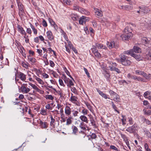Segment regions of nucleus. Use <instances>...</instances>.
I'll return each mask as SVG.
<instances>
[{
	"label": "nucleus",
	"mask_w": 151,
	"mask_h": 151,
	"mask_svg": "<svg viewBox=\"0 0 151 151\" xmlns=\"http://www.w3.org/2000/svg\"><path fill=\"white\" fill-rule=\"evenodd\" d=\"M59 82L60 85L63 87H64L65 86V85H64L63 82L61 79H59Z\"/></svg>",
	"instance_id": "bf43d9fd"
},
{
	"label": "nucleus",
	"mask_w": 151,
	"mask_h": 151,
	"mask_svg": "<svg viewBox=\"0 0 151 151\" xmlns=\"http://www.w3.org/2000/svg\"><path fill=\"white\" fill-rule=\"evenodd\" d=\"M90 122L91 125L93 126L94 128H96L97 127V125L96 124V122L94 121L93 117H91L90 118Z\"/></svg>",
	"instance_id": "473e14b6"
},
{
	"label": "nucleus",
	"mask_w": 151,
	"mask_h": 151,
	"mask_svg": "<svg viewBox=\"0 0 151 151\" xmlns=\"http://www.w3.org/2000/svg\"><path fill=\"white\" fill-rule=\"evenodd\" d=\"M77 99L78 98L75 96H73V94L71 93V96L69 100L72 103L76 104L77 106H79L80 105V104Z\"/></svg>",
	"instance_id": "39448f33"
},
{
	"label": "nucleus",
	"mask_w": 151,
	"mask_h": 151,
	"mask_svg": "<svg viewBox=\"0 0 151 151\" xmlns=\"http://www.w3.org/2000/svg\"><path fill=\"white\" fill-rule=\"evenodd\" d=\"M39 124L41 127L42 129H46L48 127V124L46 122H43L42 121L40 120Z\"/></svg>",
	"instance_id": "2eb2a0df"
},
{
	"label": "nucleus",
	"mask_w": 151,
	"mask_h": 151,
	"mask_svg": "<svg viewBox=\"0 0 151 151\" xmlns=\"http://www.w3.org/2000/svg\"><path fill=\"white\" fill-rule=\"evenodd\" d=\"M30 27L31 28L34 34L35 35H37V30L31 24H30Z\"/></svg>",
	"instance_id": "79ce46f5"
},
{
	"label": "nucleus",
	"mask_w": 151,
	"mask_h": 151,
	"mask_svg": "<svg viewBox=\"0 0 151 151\" xmlns=\"http://www.w3.org/2000/svg\"><path fill=\"white\" fill-rule=\"evenodd\" d=\"M144 122L149 125H151V122L149 121L146 118H145L144 119Z\"/></svg>",
	"instance_id": "338daca9"
},
{
	"label": "nucleus",
	"mask_w": 151,
	"mask_h": 151,
	"mask_svg": "<svg viewBox=\"0 0 151 151\" xmlns=\"http://www.w3.org/2000/svg\"><path fill=\"white\" fill-rule=\"evenodd\" d=\"M28 58L29 62L34 63L36 62V59L35 58L31 57L30 55L28 56Z\"/></svg>",
	"instance_id": "f704fd0d"
},
{
	"label": "nucleus",
	"mask_w": 151,
	"mask_h": 151,
	"mask_svg": "<svg viewBox=\"0 0 151 151\" xmlns=\"http://www.w3.org/2000/svg\"><path fill=\"white\" fill-rule=\"evenodd\" d=\"M67 42H65V47L66 49V51L69 53H70V48L69 47V45H68L69 42H71L70 41L67 40Z\"/></svg>",
	"instance_id": "6ab92c4d"
},
{
	"label": "nucleus",
	"mask_w": 151,
	"mask_h": 151,
	"mask_svg": "<svg viewBox=\"0 0 151 151\" xmlns=\"http://www.w3.org/2000/svg\"><path fill=\"white\" fill-rule=\"evenodd\" d=\"M120 61L122 64L125 66L130 65L131 62L128 59V58L124 54H121L120 55Z\"/></svg>",
	"instance_id": "f03ea898"
},
{
	"label": "nucleus",
	"mask_w": 151,
	"mask_h": 151,
	"mask_svg": "<svg viewBox=\"0 0 151 151\" xmlns=\"http://www.w3.org/2000/svg\"><path fill=\"white\" fill-rule=\"evenodd\" d=\"M106 45L109 49H111L113 47L117 49L118 47V45H115L114 41H111L110 42L108 41L106 42Z\"/></svg>",
	"instance_id": "9d476101"
},
{
	"label": "nucleus",
	"mask_w": 151,
	"mask_h": 151,
	"mask_svg": "<svg viewBox=\"0 0 151 151\" xmlns=\"http://www.w3.org/2000/svg\"><path fill=\"white\" fill-rule=\"evenodd\" d=\"M86 124L83 122H81L79 125V127L82 129L84 130H86V128L85 127Z\"/></svg>",
	"instance_id": "2f4dec72"
},
{
	"label": "nucleus",
	"mask_w": 151,
	"mask_h": 151,
	"mask_svg": "<svg viewBox=\"0 0 151 151\" xmlns=\"http://www.w3.org/2000/svg\"><path fill=\"white\" fill-rule=\"evenodd\" d=\"M142 44L145 45L149 43L151 44V39L150 38L143 37L142 39Z\"/></svg>",
	"instance_id": "9b49d317"
},
{
	"label": "nucleus",
	"mask_w": 151,
	"mask_h": 151,
	"mask_svg": "<svg viewBox=\"0 0 151 151\" xmlns=\"http://www.w3.org/2000/svg\"><path fill=\"white\" fill-rule=\"evenodd\" d=\"M18 6L19 9V14L20 16H22L24 14L23 10L24 6L20 2H17Z\"/></svg>",
	"instance_id": "423d86ee"
},
{
	"label": "nucleus",
	"mask_w": 151,
	"mask_h": 151,
	"mask_svg": "<svg viewBox=\"0 0 151 151\" xmlns=\"http://www.w3.org/2000/svg\"><path fill=\"white\" fill-rule=\"evenodd\" d=\"M91 50L96 57L98 58L101 57V55L100 54L98 50L96 48V47L94 46V45L92 46Z\"/></svg>",
	"instance_id": "1a4fd4ad"
},
{
	"label": "nucleus",
	"mask_w": 151,
	"mask_h": 151,
	"mask_svg": "<svg viewBox=\"0 0 151 151\" xmlns=\"http://www.w3.org/2000/svg\"><path fill=\"white\" fill-rule=\"evenodd\" d=\"M124 55L126 54L128 55H130L131 56L134 55L133 51V50L130 49L129 50L125 51L123 52Z\"/></svg>",
	"instance_id": "393cba45"
},
{
	"label": "nucleus",
	"mask_w": 151,
	"mask_h": 151,
	"mask_svg": "<svg viewBox=\"0 0 151 151\" xmlns=\"http://www.w3.org/2000/svg\"><path fill=\"white\" fill-rule=\"evenodd\" d=\"M35 77L36 80L38 82V83L42 85H43L44 84V82L40 78L37 77L36 76H35Z\"/></svg>",
	"instance_id": "e433bc0d"
},
{
	"label": "nucleus",
	"mask_w": 151,
	"mask_h": 151,
	"mask_svg": "<svg viewBox=\"0 0 151 151\" xmlns=\"http://www.w3.org/2000/svg\"><path fill=\"white\" fill-rule=\"evenodd\" d=\"M78 11L81 13L84 14L86 15H89L90 13L88 11L86 10V9L83 8H80L78 9Z\"/></svg>",
	"instance_id": "aec40b11"
},
{
	"label": "nucleus",
	"mask_w": 151,
	"mask_h": 151,
	"mask_svg": "<svg viewBox=\"0 0 151 151\" xmlns=\"http://www.w3.org/2000/svg\"><path fill=\"white\" fill-rule=\"evenodd\" d=\"M72 2L73 1L71 0H66L64 5H70L72 4Z\"/></svg>",
	"instance_id": "603ef678"
},
{
	"label": "nucleus",
	"mask_w": 151,
	"mask_h": 151,
	"mask_svg": "<svg viewBox=\"0 0 151 151\" xmlns=\"http://www.w3.org/2000/svg\"><path fill=\"white\" fill-rule=\"evenodd\" d=\"M112 97L114 98L113 99V100L114 101L118 102H119L120 101V99L119 97V95L117 94H115V95H114V96Z\"/></svg>",
	"instance_id": "cd10ccee"
},
{
	"label": "nucleus",
	"mask_w": 151,
	"mask_h": 151,
	"mask_svg": "<svg viewBox=\"0 0 151 151\" xmlns=\"http://www.w3.org/2000/svg\"><path fill=\"white\" fill-rule=\"evenodd\" d=\"M110 63L111 65L109 66V68L110 70L113 71L116 68L117 64L116 63L112 62H111Z\"/></svg>",
	"instance_id": "412c9836"
},
{
	"label": "nucleus",
	"mask_w": 151,
	"mask_h": 151,
	"mask_svg": "<svg viewBox=\"0 0 151 151\" xmlns=\"http://www.w3.org/2000/svg\"><path fill=\"white\" fill-rule=\"evenodd\" d=\"M65 73H66L67 75H68V76H69L71 79L73 80V81H74V80L73 78L72 77V76L70 75V73L68 71V70L67 69H66L65 70Z\"/></svg>",
	"instance_id": "052dcab7"
},
{
	"label": "nucleus",
	"mask_w": 151,
	"mask_h": 151,
	"mask_svg": "<svg viewBox=\"0 0 151 151\" xmlns=\"http://www.w3.org/2000/svg\"><path fill=\"white\" fill-rule=\"evenodd\" d=\"M139 128L137 124H134L132 126L127 128L126 131L130 133H133L137 131Z\"/></svg>",
	"instance_id": "7ed1b4c3"
},
{
	"label": "nucleus",
	"mask_w": 151,
	"mask_h": 151,
	"mask_svg": "<svg viewBox=\"0 0 151 151\" xmlns=\"http://www.w3.org/2000/svg\"><path fill=\"white\" fill-rule=\"evenodd\" d=\"M109 93L110 94V96H111L112 97H114V95H115V94L116 93L111 90H109Z\"/></svg>",
	"instance_id": "3c124183"
},
{
	"label": "nucleus",
	"mask_w": 151,
	"mask_h": 151,
	"mask_svg": "<svg viewBox=\"0 0 151 151\" xmlns=\"http://www.w3.org/2000/svg\"><path fill=\"white\" fill-rule=\"evenodd\" d=\"M80 119L83 122H84L86 123H88V121L87 117L85 115H81L80 117Z\"/></svg>",
	"instance_id": "a878e982"
},
{
	"label": "nucleus",
	"mask_w": 151,
	"mask_h": 151,
	"mask_svg": "<svg viewBox=\"0 0 151 151\" xmlns=\"http://www.w3.org/2000/svg\"><path fill=\"white\" fill-rule=\"evenodd\" d=\"M128 122L130 125H132L134 124V122L132 118L131 117L128 118Z\"/></svg>",
	"instance_id": "de8ad7c7"
},
{
	"label": "nucleus",
	"mask_w": 151,
	"mask_h": 151,
	"mask_svg": "<svg viewBox=\"0 0 151 151\" xmlns=\"http://www.w3.org/2000/svg\"><path fill=\"white\" fill-rule=\"evenodd\" d=\"M145 148L146 151H151L150 149L149 148L148 145L147 143L145 144Z\"/></svg>",
	"instance_id": "5fc2aeb1"
},
{
	"label": "nucleus",
	"mask_w": 151,
	"mask_h": 151,
	"mask_svg": "<svg viewBox=\"0 0 151 151\" xmlns=\"http://www.w3.org/2000/svg\"><path fill=\"white\" fill-rule=\"evenodd\" d=\"M73 115L74 117H76L78 116V112L77 111H74L73 110L72 111Z\"/></svg>",
	"instance_id": "4d7b16f0"
},
{
	"label": "nucleus",
	"mask_w": 151,
	"mask_h": 151,
	"mask_svg": "<svg viewBox=\"0 0 151 151\" xmlns=\"http://www.w3.org/2000/svg\"><path fill=\"white\" fill-rule=\"evenodd\" d=\"M122 124L125 125L126 124L125 122L126 121V119L125 116L124 115H122Z\"/></svg>",
	"instance_id": "37998d69"
},
{
	"label": "nucleus",
	"mask_w": 151,
	"mask_h": 151,
	"mask_svg": "<svg viewBox=\"0 0 151 151\" xmlns=\"http://www.w3.org/2000/svg\"><path fill=\"white\" fill-rule=\"evenodd\" d=\"M83 69H84V71L85 72L86 74V75L88 76V77H90V74H89V73L88 72V70H87V69L85 68H84Z\"/></svg>",
	"instance_id": "0e129e2a"
},
{
	"label": "nucleus",
	"mask_w": 151,
	"mask_h": 151,
	"mask_svg": "<svg viewBox=\"0 0 151 151\" xmlns=\"http://www.w3.org/2000/svg\"><path fill=\"white\" fill-rule=\"evenodd\" d=\"M111 103L112 104V106L113 109H114V110L116 111L117 113L118 114H119L120 112L119 111L117 110V108L115 105L114 102L113 101H111Z\"/></svg>",
	"instance_id": "a19ab883"
},
{
	"label": "nucleus",
	"mask_w": 151,
	"mask_h": 151,
	"mask_svg": "<svg viewBox=\"0 0 151 151\" xmlns=\"http://www.w3.org/2000/svg\"><path fill=\"white\" fill-rule=\"evenodd\" d=\"M135 73L136 74L142 75L147 79L150 78V76H147V75L146 73L142 70H136Z\"/></svg>",
	"instance_id": "6e6552de"
},
{
	"label": "nucleus",
	"mask_w": 151,
	"mask_h": 151,
	"mask_svg": "<svg viewBox=\"0 0 151 151\" xmlns=\"http://www.w3.org/2000/svg\"><path fill=\"white\" fill-rule=\"evenodd\" d=\"M71 112V109L70 107L66 106L65 108V113L66 115L69 116L70 115Z\"/></svg>",
	"instance_id": "4468645a"
},
{
	"label": "nucleus",
	"mask_w": 151,
	"mask_h": 151,
	"mask_svg": "<svg viewBox=\"0 0 151 151\" xmlns=\"http://www.w3.org/2000/svg\"><path fill=\"white\" fill-rule=\"evenodd\" d=\"M50 116L51 119V121L50 122V124L51 126H54V123L55 120V119L53 118L52 116V115H50Z\"/></svg>",
	"instance_id": "58836bf2"
},
{
	"label": "nucleus",
	"mask_w": 151,
	"mask_h": 151,
	"mask_svg": "<svg viewBox=\"0 0 151 151\" xmlns=\"http://www.w3.org/2000/svg\"><path fill=\"white\" fill-rule=\"evenodd\" d=\"M32 87L37 92H39L40 93L42 94L44 93V91H43L38 88L37 86L35 84H33L32 85Z\"/></svg>",
	"instance_id": "4be33fe9"
},
{
	"label": "nucleus",
	"mask_w": 151,
	"mask_h": 151,
	"mask_svg": "<svg viewBox=\"0 0 151 151\" xmlns=\"http://www.w3.org/2000/svg\"><path fill=\"white\" fill-rule=\"evenodd\" d=\"M86 22V19L84 18V16H83L81 17L79 20V23L80 24H83L84 23H85Z\"/></svg>",
	"instance_id": "72a5a7b5"
},
{
	"label": "nucleus",
	"mask_w": 151,
	"mask_h": 151,
	"mask_svg": "<svg viewBox=\"0 0 151 151\" xmlns=\"http://www.w3.org/2000/svg\"><path fill=\"white\" fill-rule=\"evenodd\" d=\"M20 89L21 92L24 93H27L30 90V89L27 87V84H23L21 86Z\"/></svg>",
	"instance_id": "20e7f679"
},
{
	"label": "nucleus",
	"mask_w": 151,
	"mask_h": 151,
	"mask_svg": "<svg viewBox=\"0 0 151 151\" xmlns=\"http://www.w3.org/2000/svg\"><path fill=\"white\" fill-rule=\"evenodd\" d=\"M48 21L51 26L52 25L54 24L55 23L52 19L50 18H49Z\"/></svg>",
	"instance_id": "774afa93"
},
{
	"label": "nucleus",
	"mask_w": 151,
	"mask_h": 151,
	"mask_svg": "<svg viewBox=\"0 0 151 151\" xmlns=\"http://www.w3.org/2000/svg\"><path fill=\"white\" fill-rule=\"evenodd\" d=\"M72 117L70 116H69L68 118L66 120V124L67 125H68L70 124L71 123L72 121L71 120Z\"/></svg>",
	"instance_id": "4c0bfd02"
},
{
	"label": "nucleus",
	"mask_w": 151,
	"mask_h": 151,
	"mask_svg": "<svg viewBox=\"0 0 151 151\" xmlns=\"http://www.w3.org/2000/svg\"><path fill=\"white\" fill-rule=\"evenodd\" d=\"M71 18L73 20L75 21L77 19L78 17L77 15L74 14H73L72 15Z\"/></svg>",
	"instance_id": "13d9d810"
},
{
	"label": "nucleus",
	"mask_w": 151,
	"mask_h": 151,
	"mask_svg": "<svg viewBox=\"0 0 151 151\" xmlns=\"http://www.w3.org/2000/svg\"><path fill=\"white\" fill-rule=\"evenodd\" d=\"M78 129L76 127L73 126L72 127V133L75 135H76L77 133L78 132Z\"/></svg>",
	"instance_id": "c756f323"
},
{
	"label": "nucleus",
	"mask_w": 151,
	"mask_h": 151,
	"mask_svg": "<svg viewBox=\"0 0 151 151\" xmlns=\"http://www.w3.org/2000/svg\"><path fill=\"white\" fill-rule=\"evenodd\" d=\"M124 7V10H130L133 9V7L130 6L125 5Z\"/></svg>",
	"instance_id": "09e8293b"
},
{
	"label": "nucleus",
	"mask_w": 151,
	"mask_h": 151,
	"mask_svg": "<svg viewBox=\"0 0 151 151\" xmlns=\"http://www.w3.org/2000/svg\"><path fill=\"white\" fill-rule=\"evenodd\" d=\"M67 86L68 87H70L71 86L74 85V83L73 81L70 79L68 81V82L67 84Z\"/></svg>",
	"instance_id": "c03bdc74"
},
{
	"label": "nucleus",
	"mask_w": 151,
	"mask_h": 151,
	"mask_svg": "<svg viewBox=\"0 0 151 151\" xmlns=\"http://www.w3.org/2000/svg\"><path fill=\"white\" fill-rule=\"evenodd\" d=\"M136 80L138 81H141L143 82H145V80L144 79V78L140 77L137 76Z\"/></svg>",
	"instance_id": "8fccbe9b"
},
{
	"label": "nucleus",
	"mask_w": 151,
	"mask_h": 151,
	"mask_svg": "<svg viewBox=\"0 0 151 151\" xmlns=\"http://www.w3.org/2000/svg\"><path fill=\"white\" fill-rule=\"evenodd\" d=\"M40 113L43 116H46L47 115L46 109H45L44 108H41L40 110Z\"/></svg>",
	"instance_id": "7c9ffc66"
},
{
	"label": "nucleus",
	"mask_w": 151,
	"mask_h": 151,
	"mask_svg": "<svg viewBox=\"0 0 151 151\" xmlns=\"http://www.w3.org/2000/svg\"><path fill=\"white\" fill-rule=\"evenodd\" d=\"M46 99L53 100L54 99V96L51 95H46L45 97Z\"/></svg>",
	"instance_id": "c9c22d12"
},
{
	"label": "nucleus",
	"mask_w": 151,
	"mask_h": 151,
	"mask_svg": "<svg viewBox=\"0 0 151 151\" xmlns=\"http://www.w3.org/2000/svg\"><path fill=\"white\" fill-rule=\"evenodd\" d=\"M94 46L96 47V48H97L98 49H106V46H104L103 45L99 43H96Z\"/></svg>",
	"instance_id": "a211bd4d"
},
{
	"label": "nucleus",
	"mask_w": 151,
	"mask_h": 151,
	"mask_svg": "<svg viewBox=\"0 0 151 151\" xmlns=\"http://www.w3.org/2000/svg\"><path fill=\"white\" fill-rule=\"evenodd\" d=\"M17 27L18 31L22 35H26V33L25 31L21 26L19 25H18Z\"/></svg>",
	"instance_id": "ddd939ff"
},
{
	"label": "nucleus",
	"mask_w": 151,
	"mask_h": 151,
	"mask_svg": "<svg viewBox=\"0 0 151 151\" xmlns=\"http://www.w3.org/2000/svg\"><path fill=\"white\" fill-rule=\"evenodd\" d=\"M150 92L149 91H147L144 93L143 96L144 97L146 98L147 96L150 95Z\"/></svg>",
	"instance_id": "69168bd1"
},
{
	"label": "nucleus",
	"mask_w": 151,
	"mask_h": 151,
	"mask_svg": "<svg viewBox=\"0 0 151 151\" xmlns=\"http://www.w3.org/2000/svg\"><path fill=\"white\" fill-rule=\"evenodd\" d=\"M46 34L47 37L49 40L52 41L53 40V36L51 31H47L46 32Z\"/></svg>",
	"instance_id": "dca6fc26"
},
{
	"label": "nucleus",
	"mask_w": 151,
	"mask_h": 151,
	"mask_svg": "<svg viewBox=\"0 0 151 151\" xmlns=\"http://www.w3.org/2000/svg\"><path fill=\"white\" fill-rule=\"evenodd\" d=\"M88 112V111L86 109H84L81 111V113L83 114V115H87Z\"/></svg>",
	"instance_id": "864d4df0"
},
{
	"label": "nucleus",
	"mask_w": 151,
	"mask_h": 151,
	"mask_svg": "<svg viewBox=\"0 0 151 151\" xmlns=\"http://www.w3.org/2000/svg\"><path fill=\"white\" fill-rule=\"evenodd\" d=\"M132 34L131 31L129 29V27H125L123 34L121 35V37L123 40H129L132 37Z\"/></svg>",
	"instance_id": "f257e3e1"
},
{
	"label": "nucleus",
	"mask_w": 151,
	"mask_h": 151,
	"mask_svg": "<svg viewBox=\"0 0 151 151\" xmlns=\"http://www.w3.org/2000/svg\"><path fill=\"white\" fill-rule=\"evenodd\" d=\"M132 56L134 57L137 60H140V56L139 55H135L134 53V55Z\"/></svg>",
	"instance_id": "a18cd8bd"
},
{
	"label": "nucleus",
	"mask_w": 151,
	"mask_h": 151,
	"mask_svg": "<svg viewBox=\"0 0 151 151\" xmlns=\"http://www.w3.org/2000/svg\"><path fill=\"white\" fill-rule=\"evenodd\" d=\"M45 107L46 109L48 110H52V108L50 106V104H46Z\"/></svg>",
	"instance_id": "680f3d73"
},
{
	"label": "nucleus",
	"mask_w": 151,
	"mask_h": 151,
	"mask_svg": "<svg viewBox=\"0 0 151 151\" xmlns=\"http://www.w3.org/2000/svg\"><path fill=\"white\" fill-rule=\"evenodd\" d=\"M85 104L87 108L91 111V110H92V107L88 103H85Z\"/></svg>",
	"instance_id": "6e6d98bb"
},
{
	"label": "nucleus",
	"mask_w": 151,
	"mask_h": 151,
	"mask_svg": "<svg viewBox=\"0 0 151 151\" xmlns=\"http://www.w3.org/2000/svg\"><path fill=\"white\" fill-rule=\"evenodd\" d=\"M68 45H69V47L70 48L72 49V50L76 54L78 53L77 50L74 47H73V45L72 44L71 42H69Z\"/></svg>",
	"instance_id": "c85d7f7f"
},
{
	"label": "nucleus",
	"mask_w": 151,
	"mask_h": 151,
	"mask_svg": "<svg viewBox=\"0 0 151 151\" xmlns=\"http://www.w3.org/2000/svg\"><path fill=\"white\" fill-rule=\"evenodd\" d=\"M145 134L147 136L148 138H151V134L150 132L148 131H145Z\"/></svg>",
	"instance_id": "49530a36"
},
{
	"label": "nucleus",
	"mask_w": 151,
	"mask_h": 151,
	"mask_svg": "<svg viewBox=\"0 0 151 151\" xmlns=\"http://www.w3.org/2000/svg\"><path fill=\"white\" fill-rule=\"evenodd\" d=\"M63 79L64 80L65 83L66 84L68 82V81L70 80V79L68 78H67L66 76L64 75H63Z\"/></svg>",
	"instance_id": "ea45409f"
},
{
	"label": "nucleus",
	"mask_w": 151,
	"mask_h": 151,
	"mask_svg": "<svg viewBox=\"0 0 151 151\" xmlns=\"http://www.w3.org/2000/svg\"><path fill=\"white\" fill-rule=\"evenodd\" d=\"M139 8L140 9V13L141 14H147L150 11V9L147 7L145 6H139Z\"/></svg>",
	"instance_id": "0eeeda50"
},
{
	"label": "nucleus",
	"mask_w": 151,
	"mask_h": 151,
	"mask_svg": "<svg viewBox=\"0 0 151 151\" xmlns=\"http://www.w3.org/2000/svg\"><path fill=\"white\" fill-rule=\"evenodd\" d=\"M42 25L43 27H46L47 26V24L46 21L45 19H43L42 22Z\"/></svg>",
	"instance_id": "e2e57ef3"
},
{
	"label": "nucleus",
	"mask_w": 151,
	"mask_h": 151,
	"mask_svg": "<svg viewBox=\"0 0 151 151\" xmlns=\"http://www.w3.org/2000/svg\"><path fill=\"white\" fill-rule=\"evenodd\" d=\"M97 91L98 92V93L99 94V95H100L102 97L104 98L105 99H110V98H109L108 97L107 95L106 94L104 93L101 91H100L98 89H97Z\"/></svg>",
	"instance_id": "5701e85b"
},
{
	"label": "nucleus",
	"mask_w": 151,
	"mask_h": 151,
	"mask_svg": "<svg viewBox=\"0 0 151 151\" xmlns=\"http://www.w3.org/2000/svg\"><path fill=\"white\" fill-rule=\"evenodd\" d=\"M102 74L106 80L109 81L111 76L110 73L106 70H105L102 73Z\"/></svg>",
	"instance_id": "f8f14e48"
},
{
	"label": "nucleus",
	"mask_w": 151,
	"mask_h": 151,
	"mask_svg": "<svg viewBox=\"0 0 151 151\" xmlns=\"http://www.w3.org/2000/svg\"><path fill=\"white\" fill-rule=\"evenodd\" d=\"M134 52L137 53H139L141 52V49L139 47L137 46H134L133 49H132Z\"/></svg>",
	"instance_id": "bb28decb"
},
{
	"label": "nucleus",
	"mask_w": 151,
	"mask_h": 151,
	"mask_svg": "<svg viewBox=\"0 0 151 151\" xmlns=\"http://www.w3.org/2000/svg\"><path fill=\"white\" fill-rule=\"evenodd\" d=\"M18 77L22 81H24L26 79V75L24 73L22 72L19 73Z\"/></svg>",
	"instance_id": "b1692460"
},
{
	"label": "nucleus",
	"mask_w": 151,
	"mask_h": 151,
	"mask_svg": "<svg viewBox=\"0 0 151 151\" xmlns=\"http://www.w3.org/2000/svg\"><path fill=\"white\" fill-rule=\"evenodd\" d=\"M94 10L96 15L99 17H102L103 16L102 11L100 9L97 8H94Z\"/></svg>",
	"instance_id": "f3484780"
}]
</instances>
